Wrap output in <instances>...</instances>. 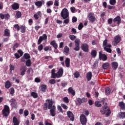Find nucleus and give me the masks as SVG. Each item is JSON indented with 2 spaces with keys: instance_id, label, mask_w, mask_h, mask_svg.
Returning a JSON list of instances; mask_svg holds the SVG:
<instances>
[{
  "instance_id": "51",
  "label": "nucleus",
  "mask_w": 125,
  "mask_h": 125,
  "mask_svg": "<svg viewBox=\"0 0 125 125\" xmlns=\"http://www.w3.org/2000/svg\"><path fill=\"white\" fill-rule=\"evenodd\" d=\"M75 45L80 46V42H81V41H80V40L77 39L75 41Z\"/></svg>"
},
{
  "instance_id": "44",
  "label": "nucleus",
  "mask_w": 125,
  "mask_h": 125,
  "mask_svg": "<svg viewBox=\"0 0 125 125\" xmlns=\"http://www.w3.org/2000/svg\"><path fill=\"white\" fill-rule=\"evenodd\" d=\"M69 22H70V19H69V18H66V19H65L63 21V24H67L69 23Z\"/></svg>"
},
{
  "instance_id": "2",
  "label": "nucleus",
  "mask_w": 125,
  "mask_h": 125,
  "mask_svg": "<svg viewBox=\"0 0 125 125\" xmlns=\"http://www.w3.org/2000/svg\"><path fill=\"white\" fill-rule=\"evenodd\" d=\"M62 76H63V69H59L56 73H55V69H53L51 70V78L52 79L61 78Z\"/></svg>"
},
{
  "instance_id": "7",
  "label": "nucleus",
  "mask_w": 125,
  "mask_h": 125,
  "mask_svg": "<svg viewBox=\"0 0 125 125\" xmlns=\"http://www.w3.org/2000/svg\"><path fill=\"white\" fill-rule=\"evenodd\" d=\"M121 36L119 35L116 36L114 37V40L112 42V45H114V46H116V45H118V44L121 42Z\"/></svg>"
},
{
  "instance_id": "60",
  "label": "nucleus",
  "mask_w": 125,
  "mask_h": 125,
  "mask_svg": "<svg viewBox=\"0 0 125 125\" xmlns=\"http://www.w3.org/2000/svg\"><path fill=\"white\" fill-rule=\"evenodd\" d=\"M61 106L64 109V110H67V109H68V106L64 104H62Z\"/></svg>"
},
{
  "instance_id": "6",
  "label": "nucleus",
  "mask_w": 125,
  "mask_h": 125,
  "mask_svg": "<svg viewBox=\"0 0 125 125\" xmlns=\"http://www.w3.org/2000/svg\"><path fill=\"white\" fill-rule=\"evenodd\" d=\"M2 112L4 117H8L10 113L9 106L7 105H4V108L2 110Z\"/></svg>"
},
{
  "instance_id": "52",
  "label": "nucleus",
  "mask_w": 125,
  "mask_h": 125,
  "mask_svg": "<svg viewBox=\"0 0 125 125\" xmlns=\"http://www.w3.org/2000/svg\"><path fill=\"white\" fill-rule=\"evenodd\" d=\"M52 4H53V1H49L46 3V5L48 6H50V5H52Z\"/></svg>"
},
{
  "instance_id": "15",
  "label": "nucleus",
  "mask_w": 125,
  "mask_h": 125,
  "mask_svg": "<svg viewBox=\"0 0 125 125\" xmlns=\"http://www.w3.org/2000/svg\"><path fill=\"white\" fill-rule=\"evenodd\" d=\"M11 6L14 10H17V9H19L20 5L18 3L14 2Z\"/></svg>"
},
{
  "instance_id": "55",
  "label": "nucleus",
  "mask_w": 125,
  "mask_h": 125,
  "mask_svg": "<svg viewBox=\"0 0 125 125\" xmlns=\"http://www.w3.org/2000/svg\"><path fill=\"white\" fill-rule=\"evenodd\" d=\"M74 50H75V51H79V50H80V46L75 45V47L74 48Z\"/></svg>"
},
{
  "instance_id": "46",
  "label": "nucleus",
  "mask_w": 125,
  "mask_h": 125,
  "mask_svg": "<svg viewBox=\"0 0 125 125\" xmlns=\"http://www.w3.org/2000/svg\"><path fill=\"white\" fill-rule=\"evenodd\" d=\"M110 92H111V90L110 89V88L107 87L106 88H105L106 94H109Z\"/></svg>"
},
{
  "instance_id": "62",
  "label": "nucleus",
  "mask_w": 125,
  "mask_h": 125,
  "mask_svg": "<svg viewBox=\"0 0 125 125\" xmlns=\"http://www.w3.org/2000/svg\"><path fill=\"white\" fill-rule=\"evenodd\" d=\"M77 20L78 19H77V18H76L75 17H73L72 19V22L73 23H76Z\"/></svg>"
},
{
  "instance_id": "48",
  "label": "nucleus",
  "mask_w": 125,
  "mask_h": 125,
  "mask_svg": "<svg viewBox=\"0 0 125 125\" xmlns=\"http://www.w3.org/2000/svg\"><path fill=\"white\" fill-rule=\"evenodd\" d=\"M62 100L65 102V103H69V99L68 97H64L62 99Z\"/></svg>"
},
{
  "instance_id": "26",
  "label": "nucleus",
  "mask_w": 125,
  "mask_h": 125,
  "mask_svg": "<svg viewBox=\"0 0 125 125\" xmlns=\"http://www.w3.org/2000/svg\"><path fill=\"white\" fill-rule=\"evenodd\" d=\"M11 87V83L9 81H7L5 83V87H6V88L8 89L9 88V87Z\"/></svg>"
},
{
  "instance_id": "63",
  "label": "nucleus",
  "mask_w": 125,
  "mask_h": 125,
  "mask_svg": "<svg viewBox=\"0 0 125 125\" xmlns=\"http://www.w3.org/2000/svg\"><path fill=\"white\" fill-rule=\"evenodd\" d=\"M116 51L118 55H121V49L119 48H117Z\"/></svg>"
},
{
  "instance_id": "45",
  "label": "nucleus",
  "mask_w": 125,
  "mask_h": 125,
  "mask_svg": "<svg viewBox=\"0 0 125 125\" xmlns=\"http://www.w3.org/2000/svg\"><path fill=\"white\" fill-rule=\"evenodd\" d=\"M109 3L111 5H115L116 4V0H110Z\"/></svg>"
},
{
  "instance_id": "38",
  "label": "nucleus",
  "mask_w": 125,
  "mask_h": 125,
  "mask_svg": "<svg viewBox=\"0 0 125 125\" xmlns=\"http://www.w3.org/2000/svg\"><path fill=\"white\" fill-rule=\"evenodd\" d=\"M32 65V62H31L30 60H27L26 62V65L27 67H30Z\"/></svg>"
},
{
  "instance_id": "47",
  "label": "nucleus",
  "mask_w": 125,
  "mask_h": 125,
  "mask_svg": "<svg viewBox=\"0 0 125 125\" xmlns=\"http://www.w3.org/2000/svg\"><path fill=\"white\" fill-rule=\"evenodd\" d=\"M54 4L55 6H59V0H55Z\"/></svg>"
},
{
  "instance_id": "4",
  "label": "nucleus",
  "mask_w": 125,
  "mask_h": 125,
  "mask_svg": "<svg viewBox=\"0 0 125 125\" xmlns=\"http://www.w3.org/2000/svg\"><path fill=\"white\" fill-rule=\"evenodd\" d=\"M103 46L104 47V50L109 53H111L112 52V49L111 47H112V45L110 43H108V40L105 39L103 42Z\"/></svg>"
},
{
  "instance_id": "21",
  "label": "nucleus",
  "mask_w": 125,
  "mask_h": 125,
  "mask_svg": "<svg viewBox=\"0 0 125 125\" xmlns=\"http://www.w3.org/2000/svg\"><path fill=\"white\" fill-rule=\"evenodd\" d=\"M91 78H92V73L91 72H88L86 73V79L88 82L91 80Z\"/></svg>"
},
{
  "instance_id": "13",
  "label": "nucleus",
  "mask_w": 125,
  "mask_h": 125,
  "mask_svg": "<svg viewBox=\"0 0 125 125\" xmlns=\"http://www.w3.org/2000/svg\"><path fill=\"white\" fill-rule=\"evenodd\" d=\"M27 71V67L26 66H22L20 68V73L21 76H24L25 73Z\"/></svg>"
},
{
  "instance_id": "10",
  "label": "nucleus",
  "mask_w": 125,
  "mask_h": 125,
  "mask_svg": "<svg viewBox=\"0 0 125 125\" xmlns=\"http://www.w3.org/2000/svg\"><path fill=\"white\" fill-rule=\"evenodd\" d=\"M81 48L84 52H88L89 51L88 45L86 43L82 44L81 45Z\"/></svg>"
},
{
  "instance_id": "30",
  "label": "nucleus",
  "mask_w": 125,
  "mask_h": 125,
  "mask_svg": "<svg viewBox=\"0 0 125 125\" xmlns=\"http://www.w3.org/2000/svg\"><path fill=\"white\" fill-rule=\"evenodd\" d=\"M82 99L80 98H77L76 99V104L77 105H81L82 104Z\"/></svg>"
},
{
  "instance_id": "36",
  "label": "nucleus",
  "mask_w": 125,
  "mask_h": 125,
  "mask_svg": "<svg viewBox=\"0 0 125 125\" xmlns=\"http://www.w3.org/2000/svg\"><path fill=\"white\" fill-rule=\"evenodd\" d=\"M52 49V48H51V46H47L44 48V51H48V50L51 51Z\"/></svg>"
},
{
  "instance_id": "37",
  "label": "nucleus",
  "mask_w": 125,
  "mask_h": 125,
  "mask_svg": "<svg viewBox=\"0 0 125 125\" xmlns=\"http://www.w3.org/2000/svg\"><path fill=\"white\" fill-rule=\"evenodd\" d=\"M97 67H98V62H95L92 66V68L93 69H96Z\"/></svg>"
},
{
  "instance_id": "58",
  "label": "nucleus",
  "mask_w": 125,
  "mask_h": 125,
  "mask_svg": "<svg viewBox=\"0 0 125 125\" xmlns=\"http://www.w3.org/2000/svg\"><path fill=\"white\" fill-rule=\"evenodd\" d=\"M70 10L72 13H75V11H76V8L75 7H70Z\"/></svg>"
},
{
  "instance_id": "33",
  "label": "nucleus",
  "mask_w": 125,
  "mask_h": 125,
  "mask_svg": "<svg viewBox=\"0 0 125 125\" xmlns=\"http://www.w3.org/2000/svg\"><path fill=\"white\" fill-rule=\"evenodd\" d=\"M97 54V52L95 50H93L91 52L92 57H94V58L96 57Z\"/></svg>"
},
{
  "instance_id": "23",
  "label": "nucleus",
  "mask_w": 125,
  "mask_h": 125,
  "mask_svg": "<svg viewBox=\"0 0 125 125\" xmlns=\"http://www.w3.org/2000/svg\"><path fill=\"white\" fill-rule=\"evenodd\" d=\"M119 106L120 107L121 109L122 110H125V104L124 102H120L119 103Z\"/></svg>"
},
{
  "instance_id": "22",
  "label": "nucleus",
  "mask_w": 125,
  "mask_h": 125,
  "mask_svg": "<svg viewBox=\"0 0 125 125\" xmlns=\"http://www.w3.org/2000/svg\"><path fill=\"white\" fill-rule=\"evenodd\" d=\"M30 58H31V57L30 56V54L28 53H25L24 55L23 58L21 59V61L22 62H25V61L24 60V59H30Z\"/></svg>"
},
{
  "instance_id": "59",
  "label": "nucleus",
  "mask_w": 125,
  "mask_h": 125,
  "mask_svg": "<svg viewBox=\"0 0 125 125\" xmlns=\"http://www.w3.org/2000/svg\"><path fill=\"white\" fill-rule=\"evenodd\" d=\"M49 83L51 84H54V83H55V80L51 79L49 80Z\"/></svg>"
},
{
  "instance_id": "43",
  "label": "nucleus",
  "mask_w": 125,
  "mask_h": 125,
  "mask_svg": "<svg viewBox=\"0 0 125 125\" xmlns=\"http://www.w3.org/2000/svg\"><path fill=\"white\" fill-rule=\"evenodd\" d=\"M69 38L71 41H74V40H76V36L74 35H69Z\"/></svg>"
},
{
  "instance_id": "8",
  "label": "nucleus",
  "mask_w": 125,
  "mask_h": 125,
  "mask_svg": "<svg viewBox=\"0 0 125 125\" xmlns=\"http://www.w3.org/2000/svg\"><path fill=\"white\" fill-rule=\"evenodd\" d=\"M46 40H47V36L45 34H43L42 36L39 37L38 41V44H41L42 41H44V42H46Z\"/></svg>"
},
{
  "instance_id": "54",
  "label": "nucleus",
  "mask_w": 125,
  "mask_h": 125,
  "mask_svg": "<svg viewBox=\"0 0 125 125\" xmlns=\"http://www.w3.org/2000/svg\"><path fill=\"white\" fill-rule=\"evenodd\" d=\"M15 92L14 88H11L10 89V93L12 95H13L14 93Z\"/></svg>"
},
{
  "instance_id": "57",
  "label": "nucleus",
  "mask_w": 125,
  "mask_h": 125,
  "mask_svg": "<svg viewBox=\"0 0 125 125\" xmlns=\"http://www.w3.org/2000/svg\"><path fill=\"white\" fill-rule=\"evenodd\" d=\"M18 46H19V44H18L17 43L14 44V46L13 47V50H15V48H17V47H18Z\"/></svg>"
},
{
  "instance_id": "61",
  "label": "nucleus",
  "mask_w": 125,
  "mask_h": 125,
  "mask_svg": "<svg viewBox=\"0 0 125 125\" xmlns=\"http://www.w3.org/2000/svg\"><path fill=\"white\" fill-rule=\"evenodd\" d=\"M63 37V34L60 33L57 35V39H60V38H62Z\"/></svg>"
},
{
  "instance_id": "64",
  "label": "nucleus",
  "mask_w": 125,
  "mask_h": 125,
  "mask_svg": "<svg viewBox=\"0 0 125 125\" xmlns=\"http://www.w3.org/2000/svg\"><path fill=\"white\" fill-rule=\"evenodd\" d=\"M10 17V16H9V14H8L4 15V18L5 19H8V18H9Z\"/></svg>"
},
{
  "instance_id": "12",
  "label": "nucleus",
  "mask_w": 125,
  "mask_h": 125,
  "mask_svg": "<svg viewBox=\"0 0 125 125\" xmlns=\"http://www.w3.org/2000/svg\"><path fill=\"white\" fill-rule=\"evenodd\" d=\"M80 122L83 125H85L86 124V118L84 115H81L80 116Z\"/></svg>"
},
{
  "instance_id": "9",
  "label": "nucleus",
  "mask_w": 125,
  "mask_h": 125,
  "mask_svg": "<svg viewBox=\"0 0 125 125\" xmlns=\"http://www.w3.org/2000/svg\"><path fill=\"white\" fill-rule=\"evenodd\" d=\"M88 19L90 22H91V23H93L96 20L95 18V16H94V14L92 13H90L88 16Z\"/></svg>"
},
{
  "instance_id": "17",
  "label": "nucleus",
  "mask_w": 125,
  "mask_h": 125,
  "mask_svg": "<svg viewBox=\"0 0 125 125\" xmlns=\"http://www.w3.org/2000/svg\"><path fill=\"white\" fill-rule=\"evenodd\" d=\"M50 44L53 46V47L55 49H57L58 48V44L56 43V41L55 40H53L51 41L50 43Z\"/></svg>"
},
{
  "instance_id": "49",
  "label": "nucleus",
  "mask_w": 125,
  "mask_h": 125,
  "mask_svg": "<svg viewBox=\"0 0 125 125\" xmlns=\"http://www.w3.org/2000/svg\"><path fill=\"white\" fill-rule=\"evenodd\" d=\"M83 28V23H80L78 25V29L82 30Z\"/></svg>"
},
{
  "instance_id": "56",
  "label": "nucleus",
  "mask_w": 125,
  "mask_h": 125,
  "mask_svg": "<svg viewBox=\"0 0 125 125\" xmlns=\"http://www.w3.org/2000/svg\"><path fill=\"white\" fill-rule=\"evenodd\" d=\"M42 48H43L42 44H41L38 46V50H39V51H42Z\"/></svg>"
},
{
  "instance_id": "31",
  "label": "nucleus",
  "mask_w": 125,
  "mask_h": 125,
  "mask_svg": "<svg viewBox=\"0 0 125 125\" xmlns=\"http://www.w3.org/2000/svg\"><path fill=\"white\" fill-rule=\"evenodd\" d=\"M22 16V13L20 11H18L16 14L15 17L16 18H20Z\"/></svg>"
},
{
  "instance_id": "18",
  "label": "nucleus",
  "mask_w": 125,
  "mask_h": 125,
  "mask_svg": "<svg viewBox=\"0 0 125 125\" xmlns=\"http://www.w3.org/2000/svg\"><path fill=\"white\" fill-rule=\"evenodd\" d=\"M35 5L38 6V7H42V4H44V1L43 0H42L41 1H38L35 3Z\"/></svg>"
},
{
  "instance_id": "39",
  "label": "nucleus",
  "mask_w": 125,
  "mask_h": 125,
  "mask_svg": "<svg viewBox=\"0 0 125 125\" xmlns=\"http://www.w3.org/2000/svg\"><path fill=\"white\" fill-rule=\"evenodd\" d=\"M125 117V112H121L119 113V118L120 119H124Z\"/></svg>"
},
{
  "instance_id": "28",
  "label": "nucleus",
  "mask_w": 125,
  "mask_h": 125,
  "mask_svg": "<svg viewBox=\"0 0 125 125\" xmlns=\"http://www.w3.org/2000/svg\"><path fill=\"white\" fill-rule=\"evenodd\" d=\"M41 90L43 92H45V90H46V84H42L41 87Z\"/></svg>"
},
{
  "instance_id": "35",
  "label": "nucleus",
  "mask_w": 125,
  "mask_h": 125,
  "mask_svg": "<svg viewBox=\"0 0 125 125\" xmlns=\"http://www.w3.org/2000/svg\"><path fill=\"white\" fill-rule=\"evenodd\" d=\"M31 96L33 97V98H38V93L35 92H32L31 93Z\"/></svg>"
},
{
  "instance_id": "20",
  "label": "nucleus",
  "mask_w": 125,
  "mask_h": 125,
  "mask_svg": "<svg viewBox=\"0 0 125 125\" xmlns=\"http://www.w3.org/2000/svg\"><path fill=\"white\" fill-rule=\"evenodd\" d=\"M113 22L114 23H117L118 25H120L121 23V18L119 16L113 19Z\"/></svg>"
},
{
  "instance_id": "41",
  "label": "nucleus",
  "mask_w": 125,
  "mask_h": 125,
  "mask_svg": "<svg viewBox=\"0 0 125 125\" xmlns=\"http://www.w3.org/2000/svg\"><path fill=\"white\" fill-rule=\"evenodd\" d=\"M109 67V63H105L103 65V68L104 69H107Z\"/></svg>"
},
{
  "instance_id": "32",
  "label": "nucleus",
  "mask_w": 125,
  "mask_h": 125,
  "mask_svg": "<svg viewBox=\"0 0 125 125\" xmlns=\"http://www.w3.org/2000/svg\"><path fill=\"white\" fill-rule=\"evenodd\" d=\"M10 67V74H12V71H14V69H15V66L12 64L9 65Z\"/></svg>"
},
{
  "instance_id": "1",
  "label": "nucleus",
  "mask_w": 125,
  "mask_h": 125,
  "mask_svg": "<svg viewBox=\"0 0 125 125\" xmlns=\"http://www.w3.org/2000/svg\"><path fill=\"white\" fill-rule=\"evenodd\" d=\"M47 103H45L44 104L43 109L44 110H47L48 109H50V114L52 117H55L56 115V106L55 105H53V101L52 100H47L46 101Z\"/></svg>"
},
{
  "instance_id": "40",
  "label": "nucleus",
  "mask_w": 125,
  "mask_h": 125,
  "mask_svg": "<svg viewBox=\"0 0 125 125\" xmlns=\"http://www.w3.org/2000/svg\"><path fill=\"white\" fill-rule=\"evenodd\" d=\"M95 105L96 107H102V104H101L100 103V102H99V101H96L95 103Z\"/></svg>"
},
{
  "instance_id": "14",
  "label": "nucleus",
  "mask_w": 125,
  "mask_h": 125,
  "mask_svg": "<svg viewBox=\"0 0 125 125\" xmlns=\"http://www.w3.org/2000/svg\"><path fill=\"white\" fill-rule=\"evenodd\" d=\"M67 115L68 118H69L70 121H71V122H74V118L73 113H72V112L70 111H68L67 112Z\"/></svg>"
},
{
  "instance_id": "11",
  "label": "nucleus",
  "mask_w": 125,
  "mask_h": 125,
  "mask_svg": "<svg viewBox=\"0 0 125 125\" xmlns=\"http://www.w3.org/2000/svg\"><path fill=\"white\" fill-rule=\"evenodd\" d=\"M99 59L103 61H106L107 60V56L104 54H102V52H99Z\"/></svg>"
},
{
  "instance_id": "25",
  "label": "nucleus",
  "mask_w": 125,
  "mask_h": 125,
  "mask_svg": "<svg viewBox=\"0 0 125 125\" xmlns=\"http://www.w3.org/2000/svg\"><path fill=\"white\" fill-rule=\"evenodd\" d=\"M68 93H71L73 96H74L75 94H76V92H75V90H73V88L69 87L68 89Z\"/></svg>"
},
{
  "instance_id": "3",
  "label": "nucleus",
  "mask_w": 125,
  "mask_h": 125,
  "mask_svg": "<svg viewBox=\"0 0 125 125\" xmlns=\"http://www.w3.org/2000/svg\"><path fill=\"white\" fill-rule=\"evenodd\" d=\"M100 113H101L102 115H105L106 117H109L111 114V110H110V108H109L108 106L104 105L101 108Z\"/></svg>"
},
{
  "instance_id": "5",
  "label": "nucleus",
  "mask_w": 125,
  "mask_h": 125,
  "mask_svg": "<svg viewBox=\"0 0 125 125\" xmlns=\"http://www.w3.org/2000/svg\"><path fill=\"white\" fill-rule=\"evenodd\" d=\"M61 16L63 19L68 18L69 17V11L68 9L67 8L63 9L61 12Z\"/></svg>"
},
{
  "instance_id": "42",
  "label": "nucleus",
  "mask_w": 125,
  "mask_h": 125,
  "mask_svg": "<svg viewBox=\"0 0 125 125\" xmlns=\"http://www.w3.org/2000/svg\"><path fill=\"white\" fill-rule=\"evenodd\" d=\"M21 33H25V32H26V27L22 25L21 27Z\"/></svg>"
},
{
  "instance_id": "53",
  "label": "nucleus",
  "mask_w": 125,
  "mask_h": 125,
  "mask_svg": "<svg viewBox=\"0 0 125 125\" xmlns=\"http://www.w3.org/2000/svg\"><path fill=\"white\" fill-rule=\"evenodd\" d=\"M14 27L16 28L17 30V31H20V26H19L18 24H15L14 26Z\"/></svg>"
},
{
  "instance_id": "27",
  "label": "nucleus",
  "mask_w": 125,
  "mask_h": 125,
  "mask_svg": "<svg viewBox=\"0 0 125 125\" xmlns=\"http://www.w3.org/2000/svg\"><path fill=\"white\" fill-rule=\"evenodd\" d=\"M13 122L14 125H19V121H18V119L16 118V117H14L13 118Z\"/></svg>"
},
{
  "instance_id": "16",
  "label": "nucleus",
  "mask_w": 125,
  "mask_h": 125,
  "mask_svg": "<svg viewBox=\"0 0 125 125\" xmlns=\"http://www.w3.org/2000/svg\"><path fill=\"white\" fill-rule=\"evenodd\" d=\"M10 102L11 103V106H12L13 108H15V107H16V105H17V102H16V100H15V99H11Z\"/></svg>"
},
{
  "instance_id": "19",
  "label": "nucleus",
  "mask_w": 125,
  "mask_h": 125,
  "mask_svg": "<svg viewBox=\"0 0 125 125\" xmlns=\"http://www.w3.org/2000/svg\"><path fill=\"white\" fill-rule=\"evenodd\" d=\"M111 66L113 70H117V69H118V67H119V63L116 62H113L111 63Z\"/></svg>"
},
{
  "instance_id": "50",
  "label": "nucleus",
  "mask_w": 125,
  "mask_h": 125,
  "mask_svg": "<svg viewBox=\"0 0 125 125\" xmlns=\"http://www.w3.org/2000/svg\"><path fill=\"white\" fill-rule=\"evenodd\" d=\"M74 77L76 78H78L79 77H80V73L79 72L76 71L75 73H74Z\"/></svg>"
},
{
  "instance_id": "34",
  "label": "nucleus",
  "mask_w": 125,
  "mask_h": 125,
  "mask_svg": "<svg viewBox=\"0 0 125 125\" xmlns=\"http://www.w3.org/2000/svg\"><path fill=\"white\" fill-rule=\"evenodd\" d=\"M64 51L65 54H68V53H69V51H70V48H69L67 46H65L64 48Z\"/></svg>"
},
{
  "instance_id": "24",
  "label": "nucleus",
  "mask_w": 125,
  "mask_h": 125,
  "mask_svg": "<svg viewBox=\"0 0 125 125\" xmlns=\"http://www.w3.org/2000/svg\"><path fill=\"white\" fill-rule=\"evenodd\" d=\"M4 35L6 36V37H10V31L9 30V29H5Z\"/></svg>"
},
{
  "instance_id": "29",
  "label": "nucleus",
  "mask_w": 125,
  "mask_h": 125,
  "mask_svg": "<svg viewBox=\"0 0 125 125\" xmlns=\"http://www.w3.org/2000/svg\"><path fill=\"white\" fill-rule=\"evenodd\" d=\"M65 63L66 65V67H70V59L67 58L65 60Z\"/></svg>"
}]
</instances>
